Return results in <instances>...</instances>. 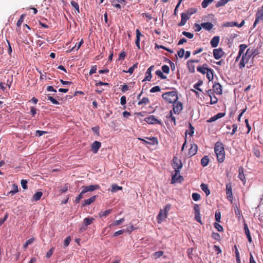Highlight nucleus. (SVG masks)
I'll return each mask as SVG.
<instances>
[{
	"label": "nucleus",
	"instance_id": "1",
	"mask_svg": "<svg viewBox=\"0 0 263 263\" xmlns=\"http://www.w3.org/2000/svg\"><path fill=\"white\" fill-rule=\"evenodd\" d=\"M172 165L175 170L174 174H172L171 183H174L176 182H182L183 180V178L180 175V170L182 167L181 161L177 157H174Z\"/></svg>",
	"mask_w": 263,
	"mask_h": 263
},
{
	"label": "nucleus",
	"instance_id": "2",
	"mask_svg": "<svg viewBox=\"0 0 263 263\" xmlns=\"http://www.w3.org/2000/svg\"><path fill=\"white\" fill-rule=\"evenodd\" d=\"M250 51L248 52L247 50L245 53L242 54L241 59L239 62V67L240 69L243 68L246 64H247V67L248 68H251L253 65V61L252 57L250 54Z\"/></svg>",
	"mask_w": 263,
	"mask_h": 263
},
{
	"label": "nucleus",
	"instance_id": "3",
	"mask_svg": "<svg viewBox=\"0 0 263 263\" xmlns=\"http://www.w3.org/2000/svg\"><path fill=\"white\" fill-rule=\"evenodd\" d=\"M214 151L217 161L219 163L223 162L225 159V152L222 143L217 142L215 145Z\"/></svg>",
	"mask_w": 263,
	"mask_h": 263
},
{
	"label": "nucleus",
	"instance_id": "4",
	"mask_svg": "<svg viewBox=\"0 0 263 263\" xmlns=\"http://www.w3.org/2000/svg\"><path fill=\"white\" fill-rule=\"evenodd\" d=\"M162 98L170 103H175L178 99L177 93L175 91H172L163 93L162 95Z\"/></svg>",
	"mask_w": 263,
	"mask_h": 263
},
{
	"label": "nucleus",
	"instance_id": "5",
	"mask_svg": "<svg viewBox=\"0 0 263 263\" xmlns=\"http://www.w3.org/2000/svg\"><path fill=\"white\" fill-rule=\"evenodd\" d=\"M263 20V10L262 9L258 8L255 15V20L253 24V27L255 28L256 25L260 21Z\"/></svg>",
	"mask_w": 263,
	"mask_h": 263
},
{
	"label": "nucleus",
	"instance_id": "6",
	"mask_svg": "<svg viewBox=\"0 0 263 263\" xmlns=\"http://www.w3.org/2000/svg\"><path fill=\"white\" fill-rule=\"evenodd\" d=\"M197 63V60H190L187 62V67L189 71L191 73H194L195 72V68Z\"/></svg>",
	"mask_w": 263,
	"mask_h": 263
},
{
	"label": "nucleus",
	"instance_id": "7",
	"mask_svg": "<svg viewBox=\"0 0 263 263\" xmlns=\"http://www.w3.org/2000/svg\"><path fill=\"white\" fill-rule=\"evenodd\" d=\"M144 121L149 124H161V122L158 120L153 115H151L144 119Z\"/></svg>",
	"mask_w": 263,
	"mask_h": 263
},
{
	"label": "nucleus",
	"instance_id": "8",
	"mask_svg": "<svg viewBox=\"0 0 263 263\" xmlns=\"http://www.w3.org/2000/svg\"><path fill=\"white\" fill-rule=\"evenodd\" d=\"M83 189V192L86 193L88 192H92L100 189V186L98 184H91L88 186L83 185L81 187Z\"/></svg>",
	"mask_w": 263,
	"mask_h": 263
},
{
	"label": "nucleus",
	"instance_id": "9",
	"mask_svg": "<svg viewBox=\"0 0 263 263\" xmlns=\"http://www.w3.org/2000/svg\"><path fill=\"white\" fill-rule=\"evenodd\" d=\"M224 54V52L221 48H219L213 50V56L216 60L220 59Z\"/></svg>",
	"mask_w": 263,
	"mask_h": 263
},
{
	"label": "nucleus",
	"instance_id": "10",
	"mask_svg": "<svg viewBox=\"0 0 263 263\" xmlns=\"http://www.w3.org/2000/svg\"><path fill=\"white\" fill-rule=\"evenodd\" d=\"M101 143L98 141L93 142L91 145V150L94 154L98 153L99 149L101 147Z\"/></svg>",
	"mask_w": 263,
	"mask_h": 263
},
{
	"label": "nucleus",
	"instance_id": "11",
	"mask_svg": "<svg viewBox=\"0 0 263 263\" xmlns=\"http://www.w3.org/2000/svg\"><path fill=\"white\" fill-rule=\"evenodd\" d=\"M173 110L175 114H178L180 111L182 109L183 106L182 104L179 102H176L174 103Z\"/></svg>",
	"mask_w": 263,
	"mask_h": 263
},
{
	"label": "nucleus",
	"instance_id": "12",
	"mask_svg": "<svg viewBox=\"0 0 263 263\" xmlns=\"http://www.w3.org/2000/svg\"><path fill=\"white\" fill-rule=\"evenodd\" d=\"M197 152V145L196 144H191V147L189 149L187 156L191 157L195 155Z\"/></svg>",
	"mask_w": 263,
	"mask_h": 263
},
{
	"label": "nucleus",
	"instance_id": "13",
	"mask_svg": "<svg viewBox=\"0 0 263 263\" xmlns=\"http://www.w3.org/2000/svg\"><path fill=\"white\" fill-rule=\"evenodd\" d=\"M167 214L166 213V212H163V210H160L159 213L158 214L157 217L158 223H161L163 220L167 218Z\"/></svg>",
	"mask_w": 263,
	"mask_h": 263
},
{
	"label": "nucleus",
	"instance_id": "14",
	"mask_svg": "<svg viewBox=\"0 0 263 263\" xmlns=\"http://www.w3.org/2000/svg\"><path fill=\"white\" fill-rule=\"evenodd\" d=\"M148 140V141H146L143 139L139 138V139L142 141H143L146 144H148L150 145H155L158 144V140L157 138L156 137H152V138H146Z\"/></svg>",
	"mask_w": 263,
	"mask_h": 263
},
{
	"label": "nucleus",
	"instance_id": "15",
	"mask_svg": "<svg viewBox=\"0 0 263 263\" xmlns=\"http://www.w3.org/2000/svg\"><path fill=\"white\" fill-rule=\"evenodd\" d=\"M97 197V196L95 195L91 197L89 199L84 200L82 204V207L90 205L91 203H93L96 201Z\"/></svg>",
	"mask_w": 263,
	"mask_h": 263
},
{
	"label": "nucleus",
	"instance_id": "16",
	"mask_svg": "<svg viewBox=\"0 0 263 263\" xmlns=\"http://www.w3.org/2000/svg\"><path fill=\"white\" fill-rule=\"evenodd\" d=\"M136 40L135 41V44L137 48L140 49V36H142V34L140 32V31L137 29L136 30Z\"/></svg>",
	"mask_w": 263,
	"mask_h": 263
},
{
	"label": "nucleus",
	"instance_id": "17",
	"mask_svg": "<svg viewBox=\"0 0 263 263\" xmlns=\"http://www.w3.org/2000/svg\"><path fill=\"white\" fill-rule=\"evenodd\" d=\"M226 193L227 195L228 199L231 201L232 200L233 196H232V187L230 184H227L226 186Z\"/></svg>",
	"mask_w": 263,
	"mask_h": 263
},
{
	"label": "nucleus",
	"instance_id": "18",
	"mask_svg": "<svg viewBox=\"0 0 263 263\" xmlns=\"http://www.w3.org/2000/svg\"><path fill=\"white\" fill-rule=\"evenodd\" d=\"M225 116V113L223 112H219L214 116L211 118L210 119L207 120L208 122H212L214 121H215L216 120H218V119H220L221 118H222Z\"/></svg>",
	"mask_w": 263,
	"mask_h": 263
},
{
	"label": "nucleus",
	"instance_id": "19",
	"mask_svg": "<svg viewBox=\"0 0 263 263\" xmlns=\"http://www.w3.org/2000/svg\"><path fill=\"white\" fill-rule=\"evenodd\" d=\"M154 68V66L152 65L150 66L147 70L146 72V76L145 78L144 79L143 81H149L152 79V74L151 72L153 68Z\"/></svg>",
	"mask_w": 263,
	"mask_h": 263
},
{
	"label": "nucleus",
	"instance_id": "20",
	"mask_svg": "<svg viewBox=\"0 0 263 263\" xmlns=\"http://www.w3.org/2000/svg\"><path fill=\"white\" fill-rule=\"evenodd\" d=\"M189 16H187V14H185V13H182L181 14V20L180 22L178 24L179 26H184L187 20L189 19Z\"/></svg>",
	"mask_w": 263,
	"mask_h": 263
},
{
	"label": "nucleus",
	"instance_id": "21",
	"mask_svg": "<svg viewBox=\"0 0 263 263\" xmlns=\"http://www.w3.org/2000/svg\"><path fill=\"white\" fill-rule=\"evenodd\" d=\"M219 36H214L210 41L211 45L212 47H216L219 42Z\"/></svg>",
	"mask_w": 263,
	"mask_h": 263
},
{
	"label": "nucleus",
	"instance_id": "22",
	"mask_svg": "<svg viewBox=\"0 0 263 263\" xmlns=\"http://www.w3.org/2000/svg\"><path fill=\"white\" fill-rule=\"evenodd\" d=\"M213 89L214 92L217 95H221L222 93V87L218 83H216L213 85Z\"/></svg>",
	"mask_w": 263,
	"mask_h": 263
},
{
	"label": "nucleus",
	"instance_id": "23",
	"mask_svg": "<svg viewBox=\"0 0 263 263\" xmlns=\"http://www.w3.org/2000/svg\"><path fill=\"white\" fill-rule=\"evenodd\" d=\"M42 195L43 193L42 192H37L31 198V201L34 202L39 200L41 198Z\"/></svg>",
	"mask_w": 263,
	"mask_h": 263
},
{
	"label": "nucleus",
	"instance_id": "24",
	"mask_svg": "<svg viewBox=\"0 0 263 263\" xmlns=\"http://www.w3.org/2000/svg\"><path fill=\"white\" fill-rule=\"evenodd\" d=\"M244 230L245 232V234L247 235L248 241L251 242H252V238L250 235V233L249 231V228L246 223L244 224Z\"/></svg>",
	"mask_w": 263,
	"mask_h": 263
},
{
	"label": "nucleus",
	"instance_id": "25",
	"mask_svg": "<svg viewBox=\"0 0 263 263\" xmlns=\"http://www.w3.org/2000/svg\"><path fill=\"white\" fill-rule=\"evenodd\" d=\"M94 220L95 218L93 217H86L84 219L83 223L85 226L87 227L92 223Z\"/></svg>",
	"mask_w": 263,
	"mask_h": 263
},
{
	"label": "nucleus",
	"instance_id": "26",
	"mask_svg": "<svg viewBox=\"0 0 263 263\" xmlns=\"http://www.w3.org/2000/svg\"><path fill=\"white\" fill-rule=\"evenodd\" d=\"M210 68L208 67V65L205 64L202 67H198V71L202 73L203 74H206Z\"/></svg>",
	"mask_w": 263,
	"mask_h": 263
},
{
	"label": "nucleus",
	"instance_id": "27",
	"mask_svg": "<svg viewBox=\"0 0 263 263\" xmlns=\"http://www.w3.org/2000/svg\"><path fill=\"white\" fill-rule=\"evenodd\" d=\"M200 187H201L202 190L205 193L206 196H208L210 194V191L209 189V187L207 184L202 183L200 185Z\"/></svg>",
	"mask_w": 263,
	"mask_h": 263
},
{
	"label": "nucleus",
	"instance_id": "28",
	"mask_svg": "<svg viewBox=\"0 0 263 263\" xmlns=\"http://www.w3.org/2000/svg\"><path fill=\"white\" fill-rule=\"evenodd\" d=\"M209 158L208 156H204L201 160V164L204 167L208 165L209 163Z\"/></svg>",
	"mask_w": 263,
	"mask_h": 263
},
{
	"label": "nucleus",
	"instance_id": "29",
	"mask_svg": "<svg viewBox=\"0 0 263 263\" xmlns=\"http://www.w3.org/2000/svg\"><path fill=\"white\" fill-rule=\"evenodd\" d=\"M201 26L206 30H210L213 27V24L210 22L202 23Z\"/></svg>",
	"mask_w": 263,
	"mask_h": 263
},
{
	"label": "nucleus",
	"instance_id": "30",
	"mask_svg": "<svg viewBox=\"0 0 263 263\" xmlns=\"http://www.w3.org/2000/svg\"><path fill=\"white\" fill-rule=\"evenodd\" d=\"M247 48V46L245 44H241L239 45L238 51V53H239V55H241L245 53V51Z\"/></svg>",
	"mask_w": 263,
	"mask_h": 263
},
{
	"label": "nucleus",
	"instance_id": "31",
	"mask_svg": "<svg viewBox=\"0 0 263 263\" xmlns=\"http://www.w3.org/2000/svg\"><path fill=\"white\" fill-rule=\"evenodd\" d=\"M247 50L248 52L250 51L251 52L250 54L252 59L258 53L257 50L254 48H249L247 49Z\"/></svg>",
	"mask_w": 263,
	"mask_h": 263
},
{
	"label": "nucleus",
	"instance_id": "32",
	"mask_svg": "<svg viewBox=\"0 0 263 263\" xmlns=\"http://www.w3.org/2000/svg\"><path fill=\"white\" fill-rule=\"evenodd\" d=\"M70 3H71V5H72V6L73 7L75 8V9H76L75 13L76 14L79 13H80V10H79V4L77 2L74 1H71Z\"/></svg>",
	"mask_w": 263,
	"mask_h": 263
},
{
	"label": "nucleus",
	"instance_id": "33",
	"mask_svg": "<svg viewBox=\"0 0 263 263\" xmlns=\"http://www.w3.org/2000/svg\"><path fill=\"white\" fill-rule=\"evenodd\" d=\"M230 1V0H219L218 2H217L215 6L216 8L223 6Z\"/></svg>",
	"mask_w": 263,
	"mask_h": 263
},
{
	"label": "nucleus",
	"instance_id": "34",
	"mask_svg": "<svg viewBox=\"0 0 263 263\" xmlns=\"http://www.w3.org/2000/svg\"><path fill=\"white\" fill-rule=\"evenodd\" d=\"M111 212V209H108L100 213L99 216L100 217H105L108 215Z\"/></svg>",
	"mask_w": 263,
	"mask_h": 263
},
{
	"label": "nucleus",
	"instance_id": "35",
	"mask_svg": "<svg viewBox=\"0 0 263 263\" xmlns=\"http://www.w3.org/2000/svg\"><path fill=\"white\" fill-rule=\"evenodd\" d=\"M122 190V186H118L116 184H113L111 186V192H116L118 191Z\"/></svg>",
	"mask_w": 263,
	"mask_h": 263
},
{
	"label": "nucleus",
	"instance_id": "36",
	"mask_svg": "<svg viewBox=\"0 0 263 263\" xmlns=\"http://www.w3.org/2000/svg\"><path fill=\"white\" fill-rule=\"evenodd\" d=\"M149 103V99L147 97H144L142 98V99L139 100V101L138 102V105H141L142 104H147Z\"/></svg>",
	"mask_w": 263,
	"mask_h": 263
},
{
	"label": "nucleus",
	"instance_id": "37",
	"mask_svg": "<svg viewBox=\"0 0 263 263\" xmlns=\"http://www.w3.org/2000/svg\"><path fill=\"white\" fill-rule=\"evenodd\" d=\"M214 0H203L201 3L202 8H206L210 4H211Z\"/></svg>",
	"mask_w": 263,
	"mask_h": 263
},
{
	"label": "nucleus",
	"instance_id": "38",
	"mask_svg": "<svg viewBox=\"0 0 263 263\" xmlns=\"http://www.w3.org/2000/svg\"><path fill=\"white\" fill-rule=\"evenodd\" d=\"M163 254H164L163 251H158L157 252H155L153 254V256L154 258L157 259V258L160 257L161 256H162L163 255Z\"/></svg>",
	"mask_w": 263,
	"mask_h": 263
},
{
	"label": "nucleus",
	"instance_id": "39",
	"mask_svg": "<svg viewBox=\"0 0 263 263\" xmlns=\"http://www.w3.org/2000/svg\"><path fill=\"white\" fill-rule=\"evenodd\" d=\"M206 77L209 81L213 80V74L212 72V70L211 69H210L209 71L206 73Z\"/></svg>",
	"mask_w": 263,
	"mask_h": 263
},
{
	"label": "nucleus",
	"instance_id": "40",
	"mask_svg": "<svg viewBox=\"0 0 263 263\" xmlns=\"http://www.w3.org/2000/svg\"><path fill=\"white\" fill-rule=\"evenodd\" d=\"M34 240V238L33 237H32V238H30L23 245V248L25 249H26L29 245H31V244H32Z\"/></svg>",
	"mask_w": 263,
	"mask_h": 263
},
{
	"label": "nucleus",
	"instance_id": "41",
	"mask_svg": "<svg viewBox=\"0 0 263 263\" xmlns=\"http://www.w3.org/2000/svg\"><path fill=\"white\" fill-rule=\"evenodd\" d=\"M190 129L189 130H186L185 132V136H186L187 134L189 135L190 136H192L194 134V127L190 124Z\"/></svg>",
	"mask_w": 263,
	"mask_h": 263
},
{
	"label": "nucleus",
	"instance_id": "42",
	"mask_svg": "<svg viewBox=\"0 0 263 263\" xmlns=\"http://www.w3.org/2000/svg\"><path fill=\"white\" fill-rule=\"evenodd\" d=\"M238 178L242 181H244L245 180V177L243 174V170L242 168L239 169V175H238Z\"/></svg>",
	"mask_w": 263,
	"mask_h": 263
},
{
	"label": "nucleus",
	"instance_id": "43",
	"mask_svg": "<svg viewBox=\"0 0 263 263\" xmlns=\"http://www.w3.org/2000/svg\"><path fill=\"white\" fill-rule=\"evenodd\" d=\"M124 221V218H121L118 220H115L114 221V222L111 224V226H117L121 224L122 223H123Z\"/></svg>",
	"mask_w": 263,
	"mask_h": 263
},
{
	"label": "nucleus",
	"instance_id": "44",
	"mask_svg": "<svg viewBox=\"0 0 263 263\" xmlns=\"http://www.w3.org/2000/svg\"><path fill=\"white\" fill-rule=\"evenodd\" d=\"M156 74L160 77L161 79H166V77L163 74V72L160 70H157L156 71Z\"/></svg>",
	"mask_w": 263,
	"mask_h": 263
},
{
	"label": "nucleus",
	"instance_id": "45",
	"mask_svg": "<svg viewBox=\"0 0 263 263\" xmlns=\"http://www.w3.org/2000/svg\"><path fill=\"white\" fill-rule=\"evenodd\" d=\"M196 12V10L195 9L191 8V9H189L187 10L186 12L185 13V14H186V15L187 14V16H189V17H190L191 15L195 13Z\"/></svg>",
	"mask_w": 263,
	"mask_h": 263
},
{
	"label": "nucleus",
	"instance_id": "46",
	"mask_svg": "<svg viewBox=\"0 0 263 263\" xmlns=\"http://www.w3.org/2000/svg\"><path fill=\"white\" fill-rule=\"evenodd\" d=\"M25 16V14H22L21 15V16H20L19 20L17 21V22L16 24L17 27H19L21 26V25H22V23L24 21Z\"/></svg>",
	"mask_w": 263,
	"mask_h": 263
},
{
	"label": "nucleus",
	"instance_id": "47",
	"mask_svg": "<svg viewBox=\"0 0 263 263\" xmlns=\"http://www.w3.org/2000/svg\"><path fill=\"white\" fill-rule=\"evenodd\" d=\"M214 226L215 228L216 229H217V230L218 232H222L223 231V228H222V227L220 224H219V223H218L217 222H215L214 223Z\"/></svg>",
	"mask_w": 263,
	"mask_h": 263
},
{
	"label": "nucleus",
	"instance_id": "48",
	"mask_svg": "<svg viewBox=\"0 0 263 263\" xmlns=\"http://www.w3.org/2000/svg\"><path fill=\"white\" fill-rule=\"evenodd\" d=\"M215 220L216 221L220 222L221 219V214L218 211H216L215 215Z\"/></svg>",
	"mask_w": 263,
	"mask_h": 263
},
{
	"label": "nucleus",
	"instance_id": "49",
	"mask_svg": "<svg viewBox=\"0 0 263 263\" xmlns=\"http://www.w3.org/2000/svg\"><path fill=\"white\" fill-rule=\"evenodd\" d=\"M137 66H138V63H136L135 64H134L133 65V66H132L131 67H130L128 71H126V72H128L130 74H132L134 71V69L135 68H137Z\"/></svg>",
	"mask_w": 263,
	"mask_h": 263
},
{
	"label": "nucleus",
	"instance_id": "50",
	"mask_svg": "<svg viewBox=\"0 0 263 263\" xmlns=\"http://www.w3.org/2000/svg\"><path fill=\"white\" fill-rule=\"evenodd\" d=\"M161 90L160 87L159 86H156L153 87H152L150 89V92L152 93L159 92Z\"/></svg>",
	"mask_w": 263,
	"mask_h": 263
},
{
	"label": "nucleus",
	"instance_id": "51",
	"mask_svg": "<svg viewBox=\"0 0 263 263\" xmlns=\"http://www.w3.org/2000/svg\"><path fill=\"white\" fill-rule=\"evenodd\" d=\"M182 34L189 39H192L194 36V34L189 32L183 31Z\"/></svg>",
	"mask_w": 263,
	"mask_h": 263
},
{
	"label": "nucleus",
	"instance_id": "52",
	"mask_svg": "<svg viewBox=\"0 0 263 263\" xmlns=\"http://www.w3.org/2000/svg\"><path fill=\"white\" fill-rule=\"evenodd\" d=\"M97 67L96 65H93L91 67V69L89 71V75L91 76L92 75V74L95 73L97 71Z\"/></svg>",
	"mask_w": 263,
	"mask_h": 263
},
{
	"label": "nucleus",
	"instance_id": "53",
	"mask_svg": "<svg viewBox=\"0 0 263 263\" xmlns=\"http://www.w3.org/2000/svg\"><path fill=\"white\" fill-rule=\"evenodd\" d=\"M54 248L53 247L51 248L46 253V257L47 258H50L52 255Z\"/></svg>",
	"mask_w": 263,
	"mask_h": 263
},
{
	"label": "nucleus",
	"instance_id": "54",
	"mask_svg": "<svg viewBox=\"0 0 263 263\" xmlns=\"http://www.w3.org/2000/svg\"><path fill=\"white\" fill-rule=\"evenodd\" d=\"M21 185L23 189L26 190L27 189V181L26 180L22 179L21 182Z\"/></svg>",
	"mask_w": 263,
	"mask_h": 263
},
{
	"label": "nucleus",
	"instance_id": "55",
	"mask_svg": "<svg viewBox=\"0 0 263 263\" xmlns=\"http://www.w3.org/2000/svg\"><path fill=\"white\" fill-rule=\"evenodd\" d=\"M48 100H50L53 104H59V102L51 96H48Z\"/></svg>",
	"mask_w": 263,
	"mask_h": 263
},
{
	"label": "nucleus",
	"instance_id": "56",
	"mask_svg": "<svg viewBox=\"0 0 263 263\" xmlns=\"http://www.w3.org/2000/svg\"><path fill=\"white\" fill-rule=\"evenodd\" d=\"M162 70L165 73H168L170 72V68L167 65H164L162 66Z\"/></svg>",
	"mask_w": 263,
	"mask_h": 263
},
{
	"label": "nucleus",
	"instance_id": "57",
	"mask_svg": "<svg viewBox=\"0 0 263 263\" xmlns=\"http://www.w3.org/2000/svg\"><path fill=\"white\" fill-rule=\"evenodd\" d=\"M238 23L237 22H228L227 24H226L225 26L227 27H234V26H237V27Z\"/></svg>",
	"mask_w": 263,
	"mask_h": 263
},
{
	"label": "nucleus",
	"instance_id": "58",
	"mask_svg": "<svg viewBox=\"0 0 263 263\" xmlns=\"http://www.w3.org/2000/svg\"><path fill=\"white\" fill-rule=\"evenodd\" d=\"M126 52H125L124 51H122L119 54V58H118V60L119 61L123 60L124 59L125 57H126Z\"/></svg>",
	"mask_w": 263,
	"mask_h": 263
},
{
	"label": "nucleus",
	"instance_id": "59",
	"mask_svg": "<svg viewBox=\"0 0 263 263\" xmlns=\"http://www.w3.org/2000/svg\"><path fill=\"white\" fill-rule=\"evenodd\" d=\"M68 189V184H65L64 186H63L61 189H60V192L61 193H65L67 191Z\"/></svg>",
	"mask_w": 263,
	"mask_h": 263
},
{
	"label": "nucleus",
	"instance_id": "60",
	"mask_svg": "<svg viewBox=\"0 0 263 263\" xmlns=\"http://www.w3.org/2000/svg\"><path fill=\"white\" fill-rule=\"evenodd\" d=\"M71 238L70 236H68L64 240V246L65 247H67L70 242Z\"/></svg>",
	"mask_w": 263,
	"mask_h": 263
},
{
	"label": "nucleus",
	"instance_id": "61",
	"mask_svg": "<svg viewBox=\"0 0 263 263\" xmlns=\"http://www.w3.org/2000/svg\"><path fill=\"white\" fill-rule=\"evenodd\" d=\"M177 54L180 58H183L184 55V50L183 48L180 49L178 51Z\"/></svg>",
	"mask_w": 263,
	"mask_h": 263
},
{
	"label": "nucleus",
	"instance_id": "62",
	"mask_svg": "<svg viewBox=\"0 0 263 263\" xmlns=\"http://www.w3.org/2000/svg\"><path fill=\"white\" fill-rule=\"evenodd\" d=\"M118 0H112L111 1V4L112 6H114V7L120 9L121 8L120 4L116 3V2Z\"/></svg>",
	"mask_w": 263,
	"mask_h": 263
},
{
	"label": "nucleus",
	"instance_id": "63",
	"mask_svg": "<svg viewBox=\"0 0 263 263\" xmlns=\"http://www.w3.org/2000/svg\"><path fill=\"white\" fill-rule=\"evenodd\" d=\"M13 190L10 192V193L12 194H14L18 192V187L17 185L16 184H13Z\"/></svg>",
	"mask_w": 263,
	"mask_h": 263
},
{
	"label": "nucleus",
	"instance_id": "64",
	"mask_svg": "<svg viewBox=\"0 0 263 263\" xmlns=\"http://www.w3.org/2000/svg\"><path fill=\"white\" fill-rule=\"evenodd\" d=\"M212 237L215 240H219L220 239V235L217 233H213L212 234Z\"/></svg>",
	"mask_w": 263,
	"mask_h": 263
}]
</instances>
